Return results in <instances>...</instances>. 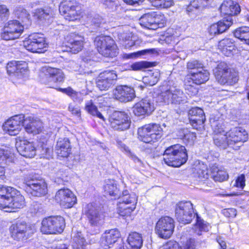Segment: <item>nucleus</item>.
<instances>
[{
  "label": "nucleus",
  "mask_w": 249,
  "mask_h": 249,
  "mask_svg": "<svg viewBox=\"0 0 249 249\" xmlns=\"http://www.w3.org/2000/svg\"><path fill=\"white\" fill-rule=\"evenodd\" d=\"M120 237V233L117 229H111L106 231L100 239L101 245L105 249L111 248Z\"/></svg>",
  "instance_id": "393cba45"
},
{
  "label": "nucleus",
  "mask_w": 249,
  "mask_h": 249,
  "mask_svg": "<svg viewBox=\"0 0 249 249\" xmlns=\"http://www.w3.org/2000/svg\"><path fill=\"white\" fill-rule=\"evenodd\" d=\"M11 194L3 206L4 208L21 209L25 206V199L20 192L15 188L10 189Z\"/></svg>",
  "instance_id": "412c9836"
},
{
  "label": "nucleus",
  "mask_w": 249,
  "mask_h": 249,
  "mask_svg": "<svg viewBox=\"0 0 249 249\" xmlns=\"http://www.w3.org/2000/svg\"><path fill=\"white\" fill-rule=\"evenodd\" d=\"M245 181L246 179L245 175L241 174L239 175L235 179V180H233L231 182V184L232 185L233 187H236L238 189L242 190L246 185Z\"/></svg>",
  "instance_id": "864d4df0"
},
{
  "label": "nucleus",
  "mask_w": 249,
  "mask_h": 249,
  "mask_svg": "<svg viewBox=\"0 0 249 249\" xmlns=\"http://www.w3.org/2000/svg\"><path fill=\"white\" fill-rule=\"evenodd\" d=\"M213 127L214 135L223 134L226 133L224 129V125L222 123L215 122H214Z\"/></svg>",
  "instance_id": "052dcab7"
},
{
  "label": "nucleus",
  "mask_w": 249,
  "mask_h": 249,
  "mask_svg": "<svg viewBox=\"0 0 249 249\" xmlns=\"http://www.w3.org/2000/svg\"><path fill=\"white\" fill-rule=\"evenodd\" d=\"M188 160L185 147L180 144H175L167 148L163 155V160L168 166L179 167Z\"/></svg>",
  "instance_id": "7ed1b4c3"
},
{
  "label": "nucleus",
  "mask_w": 249,
  "mask_h": 249,
  "mask_svg": "<svg viewBox=\"0 0 249 249\" xmlns=\"http://www.w3.org/2000/svg\"><path fill=\"white\" fill-rule=\"evenodd\" d=\"M159 80V73L156 72L150 74L143 78V82L146 85L150 86L155 85Z\"/></svg>",
  "instance_id": "603ef678"
},
{
  "label": "nucleus",
  "mask_w": 249,
  "mask_h": 249,
  "mask_svg": "<svg viewBox=\"0 0 249 249\" xmlns=\"http://www.w3.org/2000/svg\"><path fill=\"white\" fill-rule=\"evenodd\" d=\"M58 90L66 94L68 96H70L71 98L76 92L71 87H68L65 89L59 88Z\"/></svg>",
  "instance_id": "338daca9"
},
{
  "label": "nucleus",
  "mask_w": 249,
  "mask_h": 249,
  "mask_svg": "<svg viewBox=\"0 0 249 249\" xmlns=\"http://www.w3.org/2000/svg\"><path fill=\"white\" fill-rule=\"evenodd\" d=\"M9 152L7 150L0 149V164L4 165L10 161Z\"/></svg>",
  "instance_id": "680f3d73"
},
{
  "label": "nucleus",
  "mask_w": 249,
  "mask_h": 249,
  "mask_svg": "<svg viewBox=\"0 0 249 249\" xmlns=\"http://www.w3.org/2000/svg\"><path fill=\"white\" fill-rule=\"evenodd\" d=\"M148 126L146 130H149L151 142L158 141L161 138L163 135L162 129L160 124H148Z\"/></svg>",
  "instance_id": "e433bc0d"
},
{
  "label": "nucleus",
  "mask_w": 249,
  "mask_h": 249,
  "mask_svg": "<svg viewBox=\"0 0 249 249\" xmlns=\"http://www.w3.org/2000/svg\"><path fill=\"white\" fill-rule=\"evenodd\" d=\"M25 116L19 114L14 116L8 119L3 124L4 132L11 136H15L19 133L24 126Z\"/></svg>",
  "instance_id": "dca6fc26"
},
{
  "label": "nucleus",
  "mask_w": 249,
  "mask_h": 249,
  "mask_svg": "<svg viewBox=\"0 0 249 249\" xmlns=\"http://www.w3.org/2000/svg\"><path fill=\"white\" fill-rule=\"evenodd\" d=\"M196 175L200 180L209 178L210 175L208 173V170L206 165L202 164L198 167L196 169Z\"/></svg>",
  "instance_id": "8fccbe9b"
},
{
  "label": "nucleus",
  "mask_w": 249,
  "mask_h": 249,
  "mask_svg": "<svg viewBox=\"0 0 249 249\" xmlns=\"http://www.w3.org/2000/svg\"><path fill=\"white\" fill-rule=\"evenodd\" d=\"M24 183L26 191L31 196L41 197L47 193V185L43 179L27 178Z\"/></svg>",
  "instance_id": "9d476101"
},
{
  "label": "nucleus",
  "mask_w": 249,
  "mask_h": 249,
  "mask_svg": "<svg viewBox=\"0 0 249 249\" xmlns=\"http://www.w3.org/2000/svg\"><path fill=\"white\" fill-rule=\"evenodd\" d=\"M248 137V133L244 129L234 127L226 134L214 135L213 142L217 146L225 149L229 145L246 141Z\"/></svg>",
  "instance_id": "f03ea898"
},
{
  "label": "nucleus",
  "mask_w": 249,
  "mask_h": 249,
  "mask_svg": "<svg viewBox=\"0 0 249 249\" xmlns=\"http://www.w3.org/2000/svg\"><path fill=\"white\" fill-rule=\"evenodd\" d=\"M71 145L68 138H59L55 146V151L60 157H67L71 153Z\"/></svg>",
  "instance_id": "7c9ffc66"
},
{
  "label": "nucleus",
  "mask_w": 249,
  "mask_h": 249,
  "mask_svg": "<svg viewBox=\"0 0 249 249\" xmlns=\"http://www.w3.org/2000/svg\"><path fill=\"white\" fill-rule=\"evenodd\" d=\"M117 75L113 71H105L101 72L96 78L97 87L100 90H107L115 83Z\"/></svg>",
  "instance_id": "f3484780"
},
{
  "label": "nucleus",
  "mask_w": 249,
  "mask_h": 249,
  "mask_svg": "<svg viewBox=\"0 0 249 249\" xmlns=\"http://www.w3.org/2000/svg\"><path fill=\"white\" fill-rule=\"evenodd\" d=\"M155 110L153 102L150 99H143L137 103L133 107V112L137 116L150 115Z\"/></svg>",
  "instance_id": "aec40b11"
},
{
  "label": "nucleus",
  "mask_w": 249,
  "mask_h": 249,
  "mask_svg": "<svg viewBox=\"0 0 249 249\" xmlns=\"http://www.w3.org/2000/svg\"><path fill=\"white\" fill-rule=\"evenodd\" d=\"M18 152L26 158H33L36 154V149L34 144L27 140L20 141L16 143Z\"/></svg>",
  "instance_id": "bb28decb"
},
{
  "label": "nucleus",
  "mask_w": 249,
  "mask_h": 249,
  "mask_svg": "<svg viewBox=\"0 0 249 249\" xmlns=\"http://www.w3.org/2000/svg\"><path fill=\"white\" fill-rule=\"evenodd\" d=\"M213 0H194L193 6L196 8L205 7L210 4Z\"/></svg>",
  "instance_id": "e2e57ef3"
},
{
  "label": "nucleus",
  "mask_w": 249,
  "mask_h": 249,
  "mask_svg": "<svg viewBox=\"0 0 249 249\" xmlns=\"http://www.w3.org/2000/svg\"><path fill=\"white\" fill-rule=\"evenodd\" d=\"M59 12L68 21H74L80 18L81 12L74 0H65L61 2Z\"/></svg>",
  "instance_id": "9b49d317"
},
{
  "label": "nucleus",
  "mask_w": 249,
  "mask_h": 249,
  "mask_svg": "<svg viewBox=\"0 0 249 249\" xmlns=\"http://www.w3.org/2000/svg\"><path fill=\"white\" fill-rule=\"evenodd\" d=\"M72 99L75 102L81 103L83 100V98L81 93L76 91Z\"/></svg>",
  "instance_id": "774afa93"
},
{
  "label": "nucleus",
  "mask_w": 249,
  "mask_h": 249,
  "mask_svg": "<svg viewBox=\"0 0 249 249\" xmlns=\"http://www.w3.org/2000/svg\"><path fill=\"white\" fill-rule=\"evenodd\" d=\"M105 192L111 196H117L119 190L117 188L116 181L113 179H107L105 181L104 186Z\"/></svg>",
  "instance_id": "a19ab883"
},
{
  "label": "nucleus",
  "mask_w": 249,
  "mask_h": 249,
  "mask_svg": "<svg viewBox=\"0 0 249 249\" xmlns=\"http://www.w3.org/2000/svg\"><path fill=\"white\" fill-rule=\"evenodd\" d=\"M87 242L81 232L74 234L72 246L73 249H86Z\"/></svg>",
  "instance_id": "37998d69"
},
{
  "label": "nucleus",
  "mask_w": 249,
  "mask_h": 249,
  "mask_svg": "<svg viewBox=\"0 0 249 249\" xmlns=\"http://www.w3.org/2000/svg\"><path fill=\"white\" fill-rule=\"evenodd\" d=\"M158 99L167 104L179 105L187 102L183 91L177 87H171L158 96Z\"/></svg>",
  "instance_id": "6e6552de"
},
{
  "label": "nucleus",
  "mask_w": 249,
  "mask_h": 249,
  "mask_svg": "<svg viewBox=\"0 0 249 249\" xmlns=\"http://www.w3.org/2000/svg\"><path fill=\"white\" fill-rule=\"evenodd\" d=\"M13 188L0 185V209H3V206L11 194L10 193H11V190L10 189Z\"/></svg>",
  "instance_id": "a18cd8bd"
},
{
  "label": "nucleus",
  "mask_w": 249,
  "mask_h": 249,
  "mask_svg": "<svg viewBox=\"0 0 249 249\" xmlns=\"http://www.w3.org/2000/svg\"><path fill=\"white\" fill-rule=\"evenodd\" d=\"M152 5L159 9H167L173 5V0H148Z\"/></svg>",
  "instance_id": "de8ad7c7"
},
{
  "label": "nucleus",
  "mask_w": 249,
  "mask_h": 249,
  "mask_svg": "<svg viewBox=\"0 0 249 249\" xmlns=\"http://www.w3.org/2000/svg\"><path fill=\"white\" fill-rule=\"evenodd\" d=\"M151 66V63L149 62L140 61L132 64L131 68L134 71H140L143 69L149 68Z\"/></svg>",
  "instance_id": "4d7b16f0"
},
{
  "label": "nucleus",
  "mask_w": 249,
  "mask_h": 249,
  "mask_svg": "<svg viewBox=\"0 0 249 249\" xmlns=\"http://www.w3.org/2000/svg\"><path fill=\"white\" fill-rule=\"evenodd\" d=\"M175 215L178 221L183 224L191 223L196 215V223L193 227L194 232L197 235H201L202 231H209V225L196 213H195L193 204L190 201H181L177 204L175 209Z\"/></svg>",
  "instance_id": "f257e3e1"
},
{
  "label": "nucleus",
  "mask_w": 249,
  "mask_h": 249,
  "mask_svg": "<svg viewBox=\"0 0 249 249\" xmlns=\"http://www.w3.org/2000/svg\"><path fill=\"white\" fill-rule=\"evenodd\" d=\"M209 72L208 71L202 69L197 71H190L186 78L196 85H200L207 81L209 79Z\"/></svg>",
  "instance_id": "c756f323"
},
{
  "label": "nucleus",
  "mask_w": 249,
  "mask_h": 249,
  "mask_svg": "<svg viewBox=\"0 0 249 249\" xmlns=\"http://www.w3.org/2000/svg\"><path fill=\"white\" fill-rule=\"evenodd\" d=\"M210 177L215 181L222 182L226 180L229 176L227 172L219 167L216 164H213L210 167Z\"/></svg>",
  "instance_id": "72a5a7b5"
},
{
  "label": "nucleus",
  "mask_w": 249,
  "mask_h": 249,
  "mask_svg": "<svg viewBox=\"0 0 249 249\" xmlns=\"http://www.w3.org/2000/svg\"><path fill=\"white\" fill-rule=\"evenodd\" d=\"M68 110L73 115L77 117H80L81 115V112L79 107L74 106L72 104H70L68 107Z\"/></svg>",
  "instance_id": "0e129e2a"
},
{
  "label": "nucleus",
  "mask_w": 249,
  "mask_h": 249,
  "mask_svg": "<svg viewBox=\"0 0 249 249\" xmlns=\"http://www.w3.org/2000/svg\"><path fill=\"white\" fill-rule=\"evenodd\" d=\"M148 126V124L144 125L143 126L139 127L138 129V139L145 143L151 142V138H150L149 132V130H146Z\"/></svg>",
  "instance_id": "49530a36"
},
{
  "label": "nucleus",
  "mask_w": 249,
  "mask_h": 249,
  "mask_svg": "<svg viewBox=\"0 0 249 249\" xmlns=\"http://www.w3.org/2000/svg\"><path fill=\"white\" fill-rule=\"evenodd\" d=\"M185 89L187 93L191 96L196 95L198 92V89L192 84V82L185 77Z\"/></svg>",
  "instance_id": "6e6d98bb"
},
{
  "label": "nucleus",
  "mask_w": 249,
  "mask_h": 249,
  "mask_svg": "<svg viewBox=\"0 0 249 249\" xmlns=\"http://www.w3.org/2000/svg\"><path fill=\"white\" fill-rule=\"evenodd\" d=\"M155 52V50L154 49H145L137 52L126 54V58L128 59L138 58L142 55L152 54Z\"/></svg>",
  "instance_id": "3c124183"
},
{
  "label": "nucleus",
  "mask_w": 249,
  "mask_h": 249,
  "mask_svg": "<svg viewBox=\"0 0 249 249\" xmlns=\"http://www.w3.org/2000/svg\"><path fill=\"white\" fill-rule=\"evenodd\" d=\"M67 46L70 51L76 53L81 51L84 46V37L75 33H71L67 38Z\"/></svg>",
  "instance_id": "a878e982"
},
{
  "label": "nucleus",
  "mask_w": 249,
  "mask_h": 249,
  "mask_svg": "<svg viewBox=\"0 0 249 249\" xmlns=\"http://www.w3.org/2000/svg\"><path fill=\"white\" fill-rule=\"evenodd\" d=\"M174 228V219L169 216H163L157 222L155 232L160 237L167 239L172 235Z\"/></svg>",
  "instance_id": "f8f14e48"
},
{
  "label": "nucleus",
  "mask_w": 249,
  "mask_h": 249,
  "mask_svg": "<svg viewBox=\"0 0 249 249\" xmlns=\"http://www.w3.org/2000/svg\"><path fill=\"white\" fill-rule=\"evenodd\" d=\"M142 26L149 29H156L157 26L154 24L153 12L143 15L139 19Z\"/></svg>",
  "instance_id": "ea45409f"
},
{
  "label": "nucleus",
  "mask_w": 249,
  "mask_h": 249,
  "mask_svg": "<svg viewBox=\"0 0 249 249\" xmlns=\"http://www.w3.org/2000/svg\"><path fill=\"white\" fill-rule=\"evenodd\" d=\"M53 16V10L50 7L37 9L35 13V16L41 21L49 20Z\"/></svg>",
  "instance_id": "58836bf2"
},
{
  "label": "nucleus",
  "mask_w": 249,
  "mask_h": 249,
  "mask_svg": "<svg viewBox=\"0 0 249 249\" xmlns=\"http://www.w3.org/2000/svg\"><path fill=\"white\" fill-rule=\"evenodd\" d=\"M153 14L154 24L157 26V28L163 25L165 21V17L164 15L160 13L156 12H153Z\"/></svg>",
  "instance_id": "13d9d810"
},
{
  "label": "nucleus",
  "mask_w": 249,
  "mask_h": 249,
  "mask_svg": "<svg viewBox=\"0 0 249 249\" xmlns=\"http://www.w3.org/2000/svg\"><path fill=\"white\" fill-rule=\"evenodd\" d=\"M85 110L90 115L104 120L102 114L98 110L97 107L92 100L87 101L85 103Z\"/></svg>",
  "instance_id": "c03bdc74"
},
{
  "label": "nucleus",
  "mask_w": 249,
  "mask_h": 249,
  "mask_svg": "<svg viewBox=\"0 0 249 249\" xmlns=\"http://www.w3.org/2000/svg\"><path fill=\"white\" fill-rule=\"evenodd\" d=\"M220 10L222 14L228 16L235 15L240 12L239 5L234 3L231 0L224 1L220 6Z\"/></svg>",
  "instance_id": "2f4dec72"
},
{
  "label": "nucleus",
  "mask_w": 249,
  "mask_h": 249,
  "mask_svg": "<svg viewBox=\"0 0 249 249\" xmlns=\"http://www.w3.org/2000/svg\"><path fill=\"white\" fill-rule=\"evenodd\" d=\"M196 247L195 240L191 238L182 246H179L176 242L170 241L163 246L162 249H196Z\"/></svg>",
  "instance_id": "f704fd0d"
},
{
  "label": "nucleus",
  "mask_w": 249,
  "mask_h": 249,
  "mask_svg": "<svg viewBox=\"0 0 249 249\" xmlns=\"http://www.w3.org/2000/svg\"><path fill=\"white\" fill-rule=\"evenodd\" d=\"M180 137L184 142L192 144L196 139V134L187 129H183L180 131Z\"/></svg>",
  "instance_id": "09e8293b"
},
{
  "label": "nucleus",
  "mask_w": 249,
  "mask_h": 249,
  "mask_svg": "<svg viewBox=\"0 0 249 249\" xmlns=\"http://www.w3.org/2000/svg\"><path fill=\"white\" fill-rule=\"evenodd\" d=\"M27 64L25 62H11L7 64V73L14 80L15 78L22 79L27 71Z\"/></svg>",
  "instance_id": "4be33fe9"
},
{
  "label": "nucleus",
  "mask_w": 249,
  "mask_h": 249,
  "mask_svg": "<svg viewBox=\"0 0 249 249\" xmlns=\"http://www.w3.org/2000/svg\"><path fill=\"white\" fill-rule=\"evenodd\" d=\"M187 69L192 71H197L203 69V65L196 60L189 61L187 65Z\"/></svg>",
  "instance_id": "5fc2aeb1"
},
{
  "label": "nucleus",
  "mask_w": 249,
  "mask_h": 249,
  "mask_svg": "<svg viewBox=\"0 0 249 249\" xmlns=\"http://www.w3.org/2000/svg\"><path fill=\"white\" fill-rule=\"evenodd\" d=\"M39 76L40 81L50 88H53L57 82H63L65 78L61 70L50 67L43 68Z\"/></svg>",
  "instance_id": "423d86ee"
},
{
  "label": "nucleus",
  "mask_w": 249,
  "mask_h": 249,
  "mask_svg": "<svg viewBox=\"0 0 249 249\" xmlns=\"http://www.w3.org/2000/svg\"><path fill=\"white\" fill-rule=\"evenodd\" d=\"M86 214L88 218L91 225L93 226H100L104 222V215L92 204L87 205Z\"/></svg>",
  "instance_id": "b1692460"
},
{
  "label": "nucleus",
  "mask_w": 249,
  "mask_h": 249,
  "mask_svg": "<svg viewBox=\"0 0 249 249\" xmlns=\"http://www.w3.org/2000/svg\"><path fill=\"white\" fill-rule=\"evenodd\" d=\"M223 214L227 217H234L236 215V210L234 209H227L223 210Z\"/></svg>",
  "instance_id": "69168bd1"
},
{
  "label": "nucleus",
  "mask_w": 249,
  "mask_h": 249,
  "mask_svg": "<svg viewBox=\"0 0 249 249\" xmlns=\"http://www.w3.org/2000/svg\"><path fill=\"white\" fill-rule=\"evenodd\" d=\"M235 37L243 41L247 44L249 45V27L244 26L236 29L234 33Z\"/></svg>",
  "instance_id": "79ce46f5"
},
{
  "label": "nucleus",
  "mask_w": 249,
  "mask_h": 249,
  "mask_svg": "<svg viewBox=\"0 0 249 249\" xmlns=\"http://www.w3.org/2000/svg\"><path fill=\"white\" fill-rule=\"evenodd\" d=\"M234 47V41L231 38H224L219 42L218 48L221 52L226 55L231 53L232 50Z\"/></svg>",
  "instance_id": "4c0bfd02"
},
{
  "label": "nucleus",
  "mask_w": 249,
  "mask_h": 249,
  "mask_svg": "<svg viewBox=\"0 0 249 249\" xmlns=\"http://www.w3.org/2000/svg\"><path fill=\"white\" fill-rule=\"evenodd\" d=\"M28 227L25 222H18L10 228L12 238L16 240H22L26 236Z\"/></svg>",
  "instance_id": "cd10ccee"
},
{
  "label": "nucleus",
  "mask_w": 249,
  "mask_h": 249,
  "mask_svg": "<svg viewBox=\"0 0 249 249\" xmlns=\"http://www.w3.org/2000/svg\"><path fill=\"white\" fill-rule=\"evenodd\" d=\"M16 15L22 22L29 20L30 18V15L28 13L27 11L21 8L18 9L16 11Z\"/></svg>",
  "instance_id": "bf43d9fd"
},
{
  "label": "nucleus",
  "mask_w": 249,
  "mask_h": 249,
  "mask_svg": "<svg viewBox=\"0 0 249 249\" xmlns=\"http://www.w3.org/2000/svg\"><path fill=\"white\" fill-rule=\"evenodd\" d=\"M24 126L26 132L29 134L36 135L43 130V123L40 119L34 116L25 117Z\"/></svg>",
  "instance_id": "5701e85b"
},
{
  "label": "nucleus",
  "mask_w": 249,
  "mask_h": 249,
  "mask_svg": "<svg viewBox=\"0 0 249 249\" xmlns=\"http://www.w3.org/2000/svg\"><path fill=\"white\" fill-rule=\"evenodd\" d=\"M55 200L64 208L72 207L76 203L77 198L69 189H59L55 194Z\"/></svg>",
  "instance_id": "a211bd4d"
},
{
  "label": "nucleus",
  "mask_w": 249,
  "mask_h": 249,
  "mask_svg": "<svg viewBox=\"0 0 249 249\" xmlns=\"http://www.w3.org/2000/svg\"><path fill=\"white\" fill-rule=\"evenodd\" d=\"M127 242L131 249H140L143 243L142 235L138 232H132L129 234Z\"/></svg>",
  "instance_id": "c9c22d12"
},
{
  "label": "nucleus",
  "mask_w": 249,
  "mask_h": 249,
  "mask_svg": "<svg viewBox=\"0 0 249 249\" xmlns=\"http://www.w3.org/2000/svg\"><path fill=\"white\" fill-rule=\"evenodd\" d=\"M189 114L190 116V120L194 127L197 129V125H203L205 121V116L201 108L197 107L192 108L189 110Z\"/></svg>",
  "instance_id": "c85d7f7f"
},
{
  "label": "nucleus",
  "mask_w": 249,
  "mask_h": 249,
  "mask_svg": "<svg viewBox=\"0 0 249 249\" xmlns=\"http://www.w3.org/2000/svg\"><path fill=\"white\" fill-rule=\"evenodd\" d=\"M113 97L121 102H128L135 97L133 89L127 86H118L112 90Z\"/></svg>",
  "instance_id": "6ab92c4d"
},
{
  "label": "nucleus",
  "mask_w": 249,
  "mask_h": 249,
  "mask_svg": "<svg viewBox=\"0 0 249 249\" xmlns=\"http://www.w3.org/2000/svg\"><path fill=\"white\" fill-rule=\"evenodd\" d=\"M216 80L221 85H233L238 81V72L224 62L219 63L213 71Z\"/></svg>",
  "instance_id": "20e7f679"
},
{
  "label": "nucleus",
  "mask_w": 249,
  "mask_h": 249,
  "mask_svg": "<svg viewBox=\"0 0 249 249\" xmlns=\"http://www.w3.org/2000/svg\"><path fill=\"white\" fill-rule=\"evenodd\" d=\"M23 45L31 52L42 53L47 50L48 45L43 35L34 33L29 35L23 41Z\"/></svg>",
  "instance_id": "0eeeda50"
},
{
  "label": "nucleus",
  "mask_w": 249,
  "mask_h": 249,
  "mask_svg": "<svg viewBox=\"0 0 249 249\" xmlns=\"http://www.w3.org/2000/svg\"><path fill=\"white\" fill-rule=\"evenodd\" d=\"M94 43L98 52L105 57H113L118 53L114 40L109 36H97Z\"/></svg>",
  "instance_id": "39448f33"
},
{
  "label": "nucleus",
  "mask_w": 249,
  "mask_h": 249,
  "mask_svg": "<svg viewBox=\"0 0 249 249\" xmlns=\"http://www.w3.org/2000/svg\"><path fill=\"white\" fill-rule=\"evenodd\" d=\"M137 197L134 194H129L127 191L123 192V196L119 198L118 202V213L120 215H124V210H127V213H132L136 208Z\"/></svg>",
  "instance_id": "2eb2a0df"
},
{
  "label": "nucleus",
  "mask_w": 249,
  "mask_h": 249,
  "mask_svg": "<svg viewBox=\"0 0 249 249\" xmlns=\"http://www.w3.org/2000/svg\"><path fill=\"white\" fill-rule=\"evenodd\" d=\"M23 26L18 21L10 20L5 25L1 37L5 40L18 38L23 32Z\"/></svg>",
  "instance_id": "4468645a"
},
{
  "label": "nucleus",
  "mask_w": 249,
  "mask_h": 249,
  "mask_svg": "<svg viewBox=\"0 0 249 249\" xmlns=\"http://www.w3.org/2000/svg\"><path fill=\"white\" fill-rule=\"evenodd\" d=\"M65 227V220L61 216H51L42 221L41 231L44 234L61 233Z\"/></svg>",
  "instance_id": "1a4fd4ad"
},
{
  "label": "nucleus",
  "mask_w": 249,
  "mask_h": 249,
  "mask_svg": "<svg viewBox=\"0 0 249 249\" xmlns=\"http://www.w3.org/2000/svg\"><path fill=\"white\" fill-rule=\"evenodd\" d=\"M231 17L227 19L219 21L216 23L212 24L209 29V33L211 35L220 34L225 32L232 23Z\"/></svg>",
  "instance_id": "473e14b6"
},
{
  "label": "nucleus",
  "mask_w": 249,
  "mask_h": 249,
  "mask_svg": "<svg viewBox=\"0 0 249 249\" xmlns=\"http://www.w3.org/2000/svg\"><path fill=\"white\" fill-rule=\"evenodd\" d=\"M110 125L114 129L124 131L128 129L130 125L131 121L127 113L123 111H115L109 119Z\"/></svg>",
  "instance_id": "ddd939ff"
}]
</instances>
